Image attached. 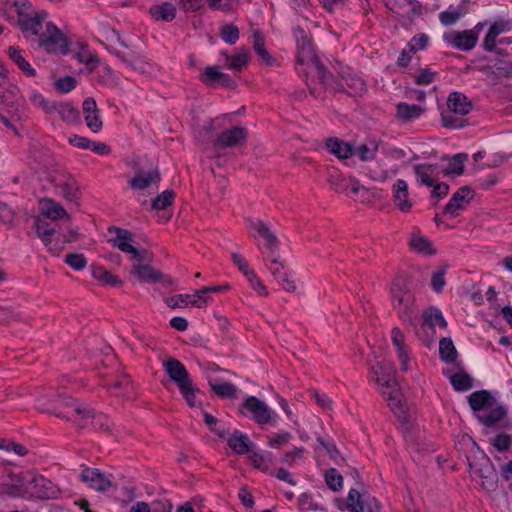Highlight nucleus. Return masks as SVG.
Segmentation results:
<instances>
[{"label": "nucleus", "mask_w": 512, "mask_h": 512, "mask_svg": "<svg viewBox=\"0 0 512 512\" xmlns=\"http://www.w3.org/2000/svg\"><path fill=\"white\" fill-rule=\"evenodd\" d=\"M162 367L168 376L169 381L174 383L180 395L190 408L202 407V401L197 396L203 394L199 387L193 382L192 376L185 365L174 357L162 360Z\"/></svg>", "instance_id": "1"}, {"label": "nucleus", "mask_w": 512, "mask_h": 512, "mask_svg": "<svg viewBox=\"0 0 512 512\" xmlns=\"http://www.w3.org/2000/svg\"><path fill=\"white\" fill-rule=\"evenodd\" d=\"M392 308L398 317L404 321L413 323L415 316V296L411 292L410 283L406 277L397 276L390 287Z\"/></svg>", "instance_id": "2"}, {"label": "nucleus", "mask_w": 512, "mask_h": 512, "mask_svg": "<svg viewBox=\"0 0 512 512\" xmlns=\"http://www.w3.org/2000/svg\"><path fill=\"white\" fill-rule=\"evenodd\" d=\"M472 103L468 97L461 92H452L447 99V109L441 112V124L449 129H461L469 125L464 118L472 110Z\"/></svg>", "instance_id": "3"}, {"label": "nucleus", "mask_w": 512, "mask_h": 512, "mask_svg": "<svg viewBox=\"0 0 512 512\" xmlns=\"http://www.w3.org/2000/svg\"><path fill=\"white\" fill-rule=\"evenodd\" d=\"M71 41L52 22L46 23V28L38 38L37 45L49 54L67 55L70 52Z\"/></svg>", "instance_id": "4"}, {"label": "nucleus", "mask_w": 512, "mask_h": 512, "mask_svg": "<svg viewBox=\"0 0 512 512\" xmlns=\"http://www.w3.org/2000/svg\"><path fill=\"white\" fill-rule=\"evenodd\" d=\"M73 414H76L74 424L79 429L91 427L94 431L110 433L112 421L103 413H96L86 405L71 406Z\"/></svg>", "instance_id": "5"}, {"label": "nucleus", "mask_w": 512, "mask_h": 512, "mask_svg": "<svg viewBox=\"0 0 512 512\" xmlns=\"http://www.w3.org/2000/svg\"><path fill=\"white\" fill-rule=\"evenodd\" d=\"M238 411L242 416L249 417L260 426L276 423L275 412L256 396H247Z\"/></svg>", "instance_id": "6"}, {"label": "nucleus", "mask_w": 512, "mask_h": 512, "mask_svg": "<svg viewBox=\"0 0 512 512\" xmlns=\"http://www.w3.org/2000/svg\"><path fill=\"white\" fill-rule=\"evenodd\" d=\"M108 232H115L116 236L109 239L113 246L117 247L120 251L130 254V259L133 261H152V255L146 249H137L132 243L134 237L131 231L116 226H110Z\"/></svg>", "instance_id": "7"}, {"label": "nucleus", "mask_w": 512, "mask_h": 512, "mask_svg": "<svg viewBox=\"0 0 512 512\" xmlns=\"http://www.w3.org/2000/svg\"><path fill=\"white\" fill-rule=\"evenodd\" d=\"M250 227L254 229L258 236L264 240V243H258V248L264 256V261H270L272 264H278L279 261V239L271 231L269 226L262 220H253Z\"/></svg>", "instance_id": "8"}, {"label": "nucleus", "mask_w": 512, "mask_h": 512, "mask_svg": "<svg viewBox=\"0 0 512 512\" xmlns=\"http://www.w3.org/2000/svg\"><path fill=\"white\" fill-rule=\"evenodd\" d=\"M74 405L84 404L79 403L77 400L62 394L55 395L54 398L49 400L48 403H44L42 399L38 400V408L41 411L54 414L59 418L72 421L73 423L74 419H76V414H73L71 406Z\"/></svg>", "instance_id": "9"}, {"label": "nucleus", "mask_w": 512, "mask_h": 512, "mask_svg": "<svg viewBox=\"0 0 512 512\" xmlns=\"http://www.w3.org/2000/svg\"><path fill=\"white\" fill-rule=\"evenodd\" d=\"M103 386L107 388L110 395L122 397L126 400L135 398L134 385L129 375L123 371L105 375Z\"/></svg>", "instance_id": "10"}, {"label": "nucleus", "mask_w": 512, "mask_h": 512, "mask_svg": "<svg viewBox=\"0 0 512 512\" xmlns=\"http://www.w3.org/2000/svg\"><path fill=\"white\" fill-rule=\"evenodd\" d=\"M471 449L475 454V459L480 463L475 472L483 479V486L488 490L495 489L497 485V472L491 459L480 449L478 444L471 439Z\"/></svg>", "instance_id": "11"}, {"label": "nucleus", "mask_w": 512, "mask_h": 512, "mask_svg": "<svg viewBox=\"0 0 512 512\" xmlns=\"http://www.w3.org/2000/svg\"><path fill=\"white\" fill-rule=\"evenodd\" d=\"M47 18V12L37 11L27 16L18 18V25L23 36L30 42H38L43 30L44 21Z\"/></svg>", "instance_id": "12"}, {"label": "nucleus", "mask_w": 512, "mask_h": 512, "mask_svg": "<svg viewBox=\"0 0 512 512\" xmlns=\"http://www.w3.org/2000/svg\"><path fill=\"white\" fill-rule=\"evenodd\" d=\"M198 79L205 86L210 88L223 87L234 89L237 87L236 80L229 74L223 73L217 65L207 66L198 76Z\"/></svg>", "instance_id": "13"}, {"label": "nucleus", "mask_w": 512, "mask_h": 512, "mask_svg": "<svg viewBox=\"0 0 512 512\" xmlns=\"http://www.w3.org/2000/svg\"><path fill=\"white\" fill-rule=\"evenodd\" d=\"M247 138V128L234 126L219 133L213 142V146L219 150L237 147L244 144Z\"/></svg>", "instance_id": "14"}, {"label": "nucleus", "mask_w": 512, "mask_h": 512, "mask_svg": "<svg viewBox=\"0 0 512 512\" xmlns=\"http://www.w3.org/2000/svg\"><path fill=\"white\" fill-rule=\"evenodd\" d=\"M474 190L468 186L460 187L450 198L443 209V214L449 215L451 218L459 216V212L466 209V206L474 198Z\"/></svg>", "instance_id": "15"}, {"label": "nucleus", "mask_w": 512, "mask_h": 512, "mask_svg": "<svg viewBox=\"0 0 512 512\" xmlns=\"http://www.w3.org/2000/svg\"><path fill=\"white\" fill-rule=\"evenodd\" d=\"M59 489L43 475L31 474L29 476V495L38 499H54L59 494Z\"/></svg>", "instance_id": "16"}, {"label": "nucleus", "mask_w": 512, "mask_h": 512, "mask_svg": "<svg viewBox=\"0 0 512 512\" xmlns=\"http://www.w3.org/2000/svg\"><path fill=\"white\" fill-rule=\"evenodd\" d=\"M297 44V55L296 61L300 65L311 64L313 66L316 61H320L315 53L311 39L308 37L306 32L301 29L300 36L296 39Z\"/></svg>", "instance_id": "17"}, {"label": "nucleus", "mask_w": 512, "mask_h": 512, "mask_svg": "<svg viewBox=\"0 0 512 512\" xmlns=\"http://www.w3.org/2000/svg\"><path fill=\"white\" fill-rule=\"evenodd\" d=\"M29 476L30 473H10L11 482L3 484L2 493L10 497H24L29 494Z\"/></svg>", "instance_id": "18"}, {"label": "nucleus", "mask_w": 512, "mask_h": 512, "mask_svg": "<svg viewBox=\"0 0 512 512\" xmlns=\"http://www.w3.org/2000/svg\"><path fill=\"white\" fill-rule=\"evenodd\" d=\"M377 382L386 389H390L389 392L383 391V394L388 401L389 407L394 411L395 414L398 412L404 414V405L400 399L399 389L396 384L392 381L390 375L382 374L381 377H377Z\"/></svg>", "instance_id": "19"}, {"label": "nucleus", "mask_w": 512, "mask_h": 512, "mask_svg": "<svg viewBox=\"0 0 512 512\" xmlns=\"http://www.w3.org/2000/svg\"><path fill=\"white\" fill-rule=\"evenodd\" d=\"M312 67L315 69L317 77L325 89L332 90L336 93L346 91L341 79L330 72L321 61H316V64Z\"/></svg>", "instance_id": "20"}, {"label": "nucleus", "mask_w": 512, "mask_h": 512, "mask_svg": "<svg viewBox=\"0 0 512 512\" xmlns=\"http://www.w3.org/2000/svg\"><path fill=\"white\" fill-rule=\"evenodd\" d=\"M444 38L453 47L462 51H470L477 44L478 32L476 30L468 29L455 32L451 38H449L447 35H445Z\"/></svg>", "instance_id": "21"}, {"label": "nucleus", "mask_w": 512, "mask_h": 512, "mask_svg": "<svg viewBox=\"0 0 512 512\" xmlns=\"http://www.w3.org/2000/svg\"><path fill=\"white\" fill-rule=\"evenodd\" d=\"M83 113L87 127L94 133L102 129V121L99 117L97 103L92 97H87L82 104Z\"/></svg>", "instance_id": "22"}, {"label": "nucleus", "mask_w": 512, "mask_h": 512, "mask_svg": "<svg viewBox=\"0 0 512 512\" xmlns=\"http://www.w3.org/2000/svg\"><path fill=\"white\" fill-rule=\"evenodd\" d=\"M81 479L89 483V486L97 491H107L111 486L112 482L107 479L98 469L86 468L81 473Z\"/></svg>", "instance_id": "23"}, {"label": "nucleus", "mask_w": 512, "mask_h": 512, "mask_svg": "<svg viewBox=\"0 0 512 512\" xmlns=\"http://www.w3.org/2000/svg\"><path fill=\"white\" fill-rule=\"evenodd\" d=\"M408 245L412 251L418 254L433 256L437 253L433 243L426 236L421 235L418 228L412 232Z\"/></svg>", "instance_id": "24"}, {"label": "nucleus", "mask_w": 512, "mask_h": 512, "mask_svg": "<svg viewBox=\"0 0 512 512\" xmlns=\"http://www.w3.org/2000/svg\"><path fill=\"white\" fill-rule=\"evenodd\" d=\"M225 439L227 440L228 446L233 450L235 454L244 455L251 452L249 448L251 441L248 435L241 432L240 430H234L233 433H229Z\"/></svg>", "instance_id": "25"}, {"label": "nucleus", "mask_w": 512, "mask_h": 512, "mask_svg": "<svg viewBox=\"0 0 512 512\" xmlns=\"http://www.w3.org/2000/svg\"><path fill=\"white\" fill-rule=\"evenodd\" d=\"M326 149L338 159H347L353 156V146L337 137H329L325 142Z\"/></svg>", "instance_id": "26"}, {"label": "nucleus", "mask_w": 512, "mask_h": 512, "mask_svg": "<svg viewBox=\"0 0 512 512\" xmlns=\"http://www.w3.org/2000/svg\"><path fill=\"white\" fill-rule=\"evenodd\" d=\"M469 0H461L460 4L455 8L450 5L447 10L439 13V20L444 26H451L455 24L461 16L468 13Z\"/></svg>", "instance_id": "27"}, {"label": "nucleus", "mask_w": 512, "mask_h": 512, "mask_svg": "<svg viewBox=\"0 0 512 512\" xmlns=\"http://www.w3.org/2000/svg\"><path fill=\"white\" fill-rule=\"evenodd\" d=\"M253 37V49L259 56L261 61L269 67L279 66L278 61L274 58L265 47V38L260 31H254Z\"/></svg>", "instance_id": "28"}, {"label": "nucleus", "mask_w": 512, "mask_h": 512, "mask_svg": "<svg viewBox=\"0 0 512 512\" xmlns=\"http://www.w3.org/2000/svg\"><path fill=\"white\" fill-rule=\"evenodd\" d=\"M59 189V193L69 202L76 203L81 197V191L77 184V181L71 176H65L63 180H60L56 185Z\"/></svg>", "instance_id": "29"}, {"label": "nucleus", "mask_w": 512, "mask_h": 512, "mask_svg": "<svg viewBox=\"0 0 512 512\" xmlns=\"http://www.w3.org/2000/svg\"><path fill=\"white\" fill-rule=\"evenodd\" d=\"M408 194L407 182L403 179H398L393 185V197L395 205L402 212H408L412 207Z\"/></svg>", "instance_id": "30"}, {"label": "nucleus", "mask_w": 512, "mask_h": 512, "mask_svg": "<svg viewBox=\"0 0 512 512\" xmlns=\"http://www.w3.org/2000/svg\"><path fill=\"white\" fill-rule=\"evenodd\" d=\"M159 176L160 174L158 168L148 172L138 170L134 177L129 181V185L132 189L135 190H145L150 187L151 184L159 178Z\"/></svg>", "instance_id": "31"}, {"label": "nucleus", "mask_w": 512, "mask_h": 512, "mask_svg": "<svg viewBox=\"0 0 512 512\" xmlns=\"http://www.w3.org/2000/svg\"><path fill=\"white\" fill-rule=\"evenodd\" d=\"M137 264L132 266V274L136 276L139 281L145 283H155L160 279V273L156 272L149 263L151 261H137Z\"/></svg>", "instance_id": "32"}, {"label": "nucleus", "mask_w": 512, "mask_h": 512, "mask_svg": "<svg viewBox=\"0 0 512 512\" xmlns=\"http://www.w3.org/2000/svg\"><path fill=\"white\" fill-rule=\"evenodd\" d=\"M424 112V109L416 104L400 102L396 105V118L404 123L418 119Z\"/></svg>", "instance_id": "33"}, {"label": "nucleus", "mask_w": 512, "mask_h": 512, "mask_svg": "<svg viewBox=\"0 0 512 512\" xmlns=\"http://www.w3.org/2000/svg\"><path fill=\"white\" fill-rule=\"evenodd\" d=\"M341 81L345 86V90L343 93H346L350 97H359L362 96L367 91V86L365 81L356 75H347L341 76Z\"/></svg>", "instance_id": "34"}, {"label": "nucleus", "mask_w": 512, "mask_h": 512, "mask_svg": "<svg viewBox=\"0 0 512 512\" xmlns=\"http://www.w3.org/2000/svg\"><path fill=\"white\" fill-rule=\"evenodd\" d=\"M22 96L19 89L7 82H0V100L6 107L14 108L19 105Z\"/></svg>", "instance_id": "35"}, {"label": "nucleus", "mask_w": 512, "mask_h": 512, "mask_svg": "<svg viewBox=\"0 0 512 512\" xmlns=\"http://www.w3.org/2000/svg\"><path fill=\"white\" fill-rule=\"evenodd\" d=\"M468 160V154L461 152L453 155L448 162V165L442 169L444 176H460L464 172V163Z\"/></svg>", "instance_id": "36"}, {"label": "nucleus", "mask_w": 512, "mask_h": 512, "mask_svg": "<svg viewBox=\"0 0 512 512\" xmlns=\"http://www.w3.org/2000/svg\"><path fill=\"white\" fill-rule=\"evenodd\" d=\"M8 55L10 59L18 66V68L27 76H36V70L31 64L23 57L21 50L17 47L10 46L8 48Z\"/></svg>", "instance_id": "37"}, {"label": "nucleus", "mask_w": 512, "mask_h": 512, "mask_svg": "<svg viewBox=\"0 0 512 512\" xmlns=\"http://www.w3.org/2000/svg\"><path fill=\"white\" fill-rule=\"evenodd\" d=\"M468 403L473 411H481L492 405V396L487 390H478L468 396Z\"/></svg>", "instance_id": "38"}, {"label": "nucleus", "mask_w": 512, "mask_h": 512, "mask_svg": "<svg viewBox=\"0 0 512 512\" xmlns=\"http://www.w3.org/2000/svg\"><path fill=\"white\" fill-rule=\"evenodd\" d=\"M436 325H438L441 328H446L447 321L443 317V314L440 309L436 307H429L423 313L422 326H428L429 328L434 329Z\"/></svg>", "instance_id": "39"}, {"label": "nucleus", "mask_w": 512, "mask_h": 512, "mask_svg": "<svg viewBox=\"0 0 512 512\" xmlns=\"http://www.w3.org/2000/svg\"><path fill=\"white\" fill-rule=\"evenodd\" d=\"M53 112H57L61 119L67 123H76L79 121V110L69 103L54 104Z\"/></svg>", "instance_id": "40"}, {"label": "nucleus", "mask_w": 512, "mask_h": 512, "mask_svg": "<svg viewBox=\"0 0 512 512\" xmlns=\"http://www.w3.org/2000/svg\"><path fill=\"white\" fill-rule=\"evenodd\" d=\"M439 355L445 363L451 364L455 362L458 353L451 338L443 337L440 339Z\"/></svg>", "instance_id": "41"}, {"label": "nucleus", "mask_w": 512, "mask_h": 512, "mask_svg": "<svg viewBox=\"0 0 512 512\" xmlns=\"http://www.w3.org/2000/svg\"><path fill=\"white\" fill-rule=\"evenodd\" d=\"M378 151V143L375 140H370L369 144H361L353 147V155L359 157L363 162L372 161L376 158Z\"/></svg>", "instance_id": "42"}, {"label": "nucleus", "mask_w": 512, "mask_h": 512, "mask_svg": "<svg viewBox=\"0 0 512 512\" xmlns=\"http://www.w3.org/2000/svg\"><path fill=\"white\" fill-rule=\"evenodd\" d=\"M449 379L455 391L465 392L473 388L472 377L464 371L454 373Z\"/></svg>", "instance_id": "43"}, {"label": "nucleus", "mask_w": 512, "mask_h": 512, "mask_svg": "<svg viewBox=\"0 0 512 512\" xmlns=\"http://www.w3.org/2000/svg\"><path fill=\"white\" fill-rule=\"evenodd\" d=\"M507 411L503 406L492 408L487 414H478V420L487 427H493L506 417Z\"/></svg>", "instance_id": "44"}, {"label": "nucleus", "mask_w": 512, "mask_h": 512, "mask_svg": "<svg viewBox=\"0 0 512 512\" xmlns=\"http://www.w3.org/2000/svg\"><path fill=\"white\" fill-rule=\"evenodd\" d=\"M209 385L211 390L221 399H233L236 397L237 387L231 382H209Z\"/></svg>", "instance_id": "45"}, {"label": "nucleus", "mask_w": 512, "mask_h": 512, "mask_svg": "<svg viewBox=\"0 0 512 512\" xmlns=\"http://www.w3.org/2000/svg\"><path fill=\"white\" fill-rule=\"evenodd\" d=\"M92 276L94 279L101 281L102 283L115 287L117 285H120L122 282L120 279H118L117 276L112 274L110 271L106 270L102 266H95L92 265L91 267Z\"/></svg>", "instance_id": "46"}, {"label": "nucleus", "mask_w": 512, "mask_h": 512, "mask_svg": "<svg viewBox=\"0 0 512 512\" xmlns=\"http://www.w3.org/2000/svg\"><path fill=\"white\" fill-rule=\"evenodd\" d=\"M249 63V53L246 50L242 52L229 56L226 55V66L229 69L235 70L237 72H241L244 68L247 67Z\"/></svg>", "instance_id": "47"}, {"label": "nucleus", "mask_w": 512, "mask_h": 512, "mask_svg": "<svg viewBox=\"0 0 512 512\" xmlns=\"http://www.w3.org/2000/svg\"><path fill=\"white\" fill-rule=\"evenodd\" d=\"M325 483L334 492H338L343 487V477L336 468H329L324 474Z\"/></svg>", "instance_id": "48"}, {"label": "nucleus", "mask_w": 512, "mask_h": 512, "mask_svg": "<svg viewBox=\"0 0 512 512\" xmlns=\"http://www.w3.org/2000/svg\"><path fill=\"white\" fill-rule=\"evenodd\" d=\"M193 295L191 294H177L163 299L164 303L171 309L185 308L193 302Z\"/></svg>", "instance_id": "49"}, {"label": "nucleus", "mask_w": 512, "mask_h": 512, "mask_svg": "<svg viewBox=\"0 0 512 512\" xmlns=\"http://www.w3.org/2000/svg\"><path fill=\"white\" fill-rule=\"evenodd\" d=\"M203 421L208 426L210 432L214 433L221 439L227 438L229 430L224 427H218V419L208 412H203Z\"/></svg>", "instance_id": "50"}, {"label": "nucleus", "mask_w": 512, "mask_h": 512, "mask_svg": "<svg viewBox=\"0 0 512 512\" xmlns=\"http://www.w3.org/2000/svg\"><path fill=\"white\" fill-rule=\"evenodd\" d=\"M35 229L38 237L41 238L43 243L46 246H50L52 243L51 237L55 233V229L53 227H50V225L47 222L41 219L36 220Z\"/></svg>", "instance_id": "51"}, {"label": "nucleus", "mask_w": 512, "mask_h": 512, "mask_svg": "<svg viewBox=\"0 0 512 512\" xmlns=\"http://www.w3.org/2000/svg\"><path fill=\"white\" fill-rule=\"evenodd\" d=\"M219 35L225 43L233 45L238 41L240 37V31L236 25L230 23L225 24L220 28Z\"/></svg>", "instance_id": "52"}, {"label": "nucleus", "mask_w": 512, "mask_h": 512, "mask_svg": "<svg viewBox=\"0 0 512 512\" xmlns=\"http://www.w3.org/2000/svg\"><path fill=\"white\" fill-rule=\"evenodd\" d=\"M298 505L299 508L303 511H313L319 512L324 511L325 509L318 504L312 497L311 493H302L298 496Z\"/></svg>", "instance_id": "53"}, {"label": "nucleus", "mask_w": 512, "mask_h": 512, "mask_svg": "<svg viewBox=\"0 0 512 512\" xmlns=\"http://www.w3.org/2000/svg\"><path fill=\"white\" fill-rule=\"evenodd\" d=\"M414 172L416 180L420 185L432 187L434 185V179L432 178L431 172H429V166L427 164H418L414 166Z\"/></svg>", "instance_id": "54"}, {"label": "nucleus", "mask_w": 512, "mask_h": 512, "mask_svg": "<svg viewBox=\"0 0 512 512\" xmlns=\"http://www.w3.org/2000/svg\"><path fill=\"white\" fill-rule=\"evenodd\" d=\"M209 293H211L210 286H204L195 290L192 294L194 299L193 302H191V306L196 308H205L212 300L211 297L207 296Z\"/></svg>", "instance_id": "55"}, {"label": "nucleus", "mask_w": 512, "mask_h": 512, "mask_svg": "<svg viewBox=\"0 0 512 512\" xmlns=\"http://www.w3.org/2000/svg\"><path fill=\"white\" fill-rule=\"evenodd\" d=\"M346 501L350 512H365L364 501L358 490L350 489Z\"/></svg>", "instance_id": "56"}, {"label": "nucleus", "mask_w": 512, "mask_h": 512, "mask_svg": "<svg viewBox=\"0 0 512 512\" xmlns=\"http://www.w3.org/2000/svg\"><path fill=\"white\" fill-rule=\"evenodd\" d=\"M429 45V36L425 33H418L412 37L407 44L410 53H416L420 50L427 49Z\"/></svg>", "instance_id": "57"}, {"label": "nucleus", "mask_w": 512, "mask_h": 512, "mask_svg": "<svg viewBox=\"0 0 512 512\" xmlns=\"http://www.w3.org/2000/svg\"><path fill=\"white\" fill-rule=\"evenodd\" d=\"M249 460H250V463L251 465L262 471V472H265V473H268L269 472V465L267 464V460L271 458V453L268 452L267 453V457L261 453H258V452H252L251 451V454L248 456Z\"/></svg>", "instance_id": "58"}, {"label": "nucleus", "mask_w": 512, "mask_h": 512, "mask_svg": "<svg viewBox=\"0 0 512 512\" xmlns=\"http://www.w3.org/2000/svg\"><path fill=\"white\" fill-rule=\"evenodd\" d=\"M43 215L52 220H58L66 216L67 212L60 204L50 200L43 210Z\"/></svg>", "instance_id": "59"}, {"label": "nucleus", "mask_w": 512, "mask_h": 512, "mask_svg": "<svg viewBox=\"0 0 512 512\" xmlns=\"http://www.w3.org/2000/svg\"><path fill=\"white\" fill-rule=\"evenodd\" d=\"M251 287L261 296H267L268 291L261 279L257 276L253 269H250L245 275Z\"/></svg>", "instance_id": "60"}, {"label": "nucleus", "mask_w": 512, "mask_h": 512, "mask_svg": "<svg viewBox=\"0 0 512 512\" xmlns=\"http://www.w3.org/2000/svg\"><path fill=\"white\" fill-rule=\"evenodd\" d=\"M64 261L74 270H82L87 265V259L82 253H69Z\"/></svg>", "instance_id": "61"}, {"label": "nucleus", "mask_w": 512, "mask_h": 512, "mask_svg": "<svg viewBox=\"0 0 512 512\" xmlns=\"http://www.w3.org/2000/svg\"><path fill=\"white\" fill-rule=\"evenodd\" d=\"M491 443L497 451L506 452L512 444V437L507 433L501 432L493 438Z\"/></svg>", "instance_id": "62"}, {"label": "nucleus", "mask_w": 512, "mask_h": 512, "mask_svg": "<svg viewBox=\"0 0 512 512\" xmlns=\"http://www.w3.org/2000/svg\"><path fill=\"white\" fill-rule=\"evenodd\" d=\"M436 75L437 72L429 68H421L419 72L414 75V82L417 85H429L435 80Z\"/></svg>", "instance_id": "63"}, {"label": "nucleus", "mask_w": 512, "mask_h": 512, "mask_svg": "<svg viewBox=\"0 0 512 512\" xmlns=\"http://www.w3.org/2000/svg\"><path fill=\"white\" fill-rule=\"evenodd\" d=\"M77 81L72 76H65L55 81V88L61 93H69L76 87Z\"/></svg>", "instance_id": "64"}]
</instances>
